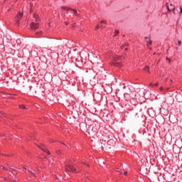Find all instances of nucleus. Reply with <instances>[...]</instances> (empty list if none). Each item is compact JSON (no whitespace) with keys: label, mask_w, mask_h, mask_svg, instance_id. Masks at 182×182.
Here are the masks:
<instances>
[{"label":"nucleus","mask_w":182,"mask_h":182,"mask_svg":"<svg viewBox=\"0 0 182 182\" xmlns=\"http://www.w3.org/2000/svg\"><path fill=\"white\" fill-rule=\"evenodd\" d=\"M144 72H149V66H145L144 68Z\"/></svg>","instance_id":"4468645a"},{"label":"nucleus","mask_w":182,"mask_h":182,"mask_svg":"<svg viewBox=\"0 0 182 182\" xmlns=\"http://www.w3.org/2000/svg\"><path fill=\"white\" fill-rule=\"evenodd\" d=\"M178 46H181V41H178Z\"/></svg>","instance_id":"b1692460"},{"label":"nucleus","mask_w":182,"mask_h":182,"mask_svg":"<svg viewBox=\"0 0 182 182\" xmlns=\"http://www.w3.org/2000/svg\"><path fill=\"white\" fill-rule=\"evenodd\" d=\"M53 141H54L51 139V140L50 141V143H53Z\"/></svg>","instance_id":"e433bc0d"},{"label":"nucleus","mask_w":182,"mask_h":182,"mask_svg":"<svg viewBox=\"0 0 182 182\" xmlns=\"http://www.w3.org/2000/svg\"><path fill=\"white\" fill-rule=\"evenodd\" d=\"M180 12L182 14V7H180Z\"/></svg>","instance_id":"2f4dec72"},{"label":"nucleus","mask_w":182,"mask_h":182,"mask_svg":"<svg viewBox=\"0 0 182 182\" xmlns=\"http://www.w3.org/2000/svg\"><path fill=\"white\" fill-rule=\"evenodd\" d=\"M33 18L35 19V22H32L30 24V27L33 31H36V29L39 28V22H41V19L39 18V16L36 14H33Z\"/></svg>","instance_id":"f257e3e1"},{"label":"nucleus","mask_w":182,"mask_h":182,"mask_svg":"<svg viewBox=\"0 0 182 182\" xmlns=\"http://www.w3.org/2000/svg\"><path fill=\"white\" fill-rule=\"evenodd\" d=\"M30 4H31V6H33V4H32V3H30Z\"/></svg>","instance_id":"4c0bfd02"},{"label":"nucleus","mask_w":182,"mask_h":182,"mask_svg":"<svg viewBox=\"0 0 182 182\" xmlns=\"http://www.w3.org/2000/svg\"><path fill=\"white\" fill-rule=\"evenodd\" d=\"M122 59H123V56H120V55H116L114 58V60L115 62H117V60H122Z\"/></svg>","instance_id":"1a4fd4ad"},{"label":"nucleus","mask_w":182,"mask_h":182,"mask_svg":"<svg viewBox=\"0 0 182 182\" xmlns=\"http://www.w3.org/2000/svg\"><path fill=\"white\" fill-rule=\"evenodd\" d=\"M27 140H28V141H29L30 139H27Z\"/></svg>","instance_id":"79ce46f5"},{"label":"nucleus","mask_w":182,"mask_h":182,"mask_svg":"<svg viewBox=\"0 0 182 182\" xmlns=\"http://www.w3.org/2000/svg\"><path fill=\"white\" fill-rule=\"evenodd\" d=\"M64 23H65V25H66V26H68V25H69V22H68V21H65Z\"/></svg>","instance_id":"393cba45"},{"label":"nucleus","mask_w":182,"mask_h":182,"mask_svg":"<svg viewBox=\"0 0 182 182\" xmlns=\"http://www.w3.org/2000/svg\"><path fill=\"white\" fill-rule=\"evenodd\" d=\"M107 144L109 146H113L116 144V141L114 140V139H109V140L107 141Z\"/></svg>","instance_id":"0eeeda50"},{"label":"nucleus","mask_w":182,"mask_h":182,"mask_svg":"<svg viewBox=\"0 0 182 182\" xmlns=\"http://www.w3.org/2000/svg\"><path fill=\"white\" fill-rule=\"evenodd\" d=\"M160 90H161V92H163L164 90V88L163 87H161Z\"/></svg>","instance_id":"bb28decb"},{"label":"nucleus","mask_w":182,"mask_h":182,"mask_svg":"<svg viewBox=\"0 0 182 182\" xmlns=\"http://www.w3.org/2000/svg\"><path fill=\"white\" fill-rule=\"evenodd\" d=\"M82 164H85V166H87V167H89V164H87V162L82 161Z\"/></svg>","instance_id":"6ab92c4d"},{"label":"nucleus","mask_w":182,"mask_h":182,"mask_svg":"<svg viewBox=\"0 0 182 182\" xmlns=\"http://www.w3.org/2000/svg\"><path fill=\"white\" fill-rule=\"evenodd\" d=\"M38 147L39 149H41V150H43L44 153H46V154H48V155L50 154V152L48 149H46V148H45L44 146H39Z\"/></svg>","instance_id":"6e6552de"},{"label":"nucleus","mask_w":182,"mask_h":182,"mask_svg":"<svg viewBox=\"0 0 182 182\" xmlns=\"http://www.w3.org/2000/svg\"><path fill=\"white\" fill-rule=\"evenodd\" d=\"M56 153L57 154L60 155L62 153V151L60 150H57Z\"/></svg>","instance_id":"4be33fe9"},{"label":"nucleus","mask_w":182,"mask_h":182,"mask_svg":"<svg viewBox=\"0 0 182 182\" xmlns=\"http://www.w3.org/2000/svg\"><path fill=\"white\" fill-rule=\"evenodd\" d=\"M4 180L8 181V180H9V178H4Z\"/></svg>","instance_id":"c9c22d12"},{"label":"nucleus","mask_w":182,"mask_h":182,"mask_svg":"<svg viewBox=\"0 0 182 182\" xmlns=\"http://www.w3.org/2000/svg\"><path fill=\"white\" fill-rule=\"evenodd\" d=\"M29 87H30V90H31L32 89V86H30Z\"/></svg>","instance_id":"58836bf2"},{"label":"nucleus","mask_w":182,"mask_h":182,"mask_svg":"<svg viewBox=\"0 0 182 182\" xmlns=\"http://www.w3.org/2000/svg\"><path fill=\"white\" fill-rule=\"evenodd\" d=\"M0 168H2L3 170H6V171H8V169H6L4 166H1Z\"/></svg>","instance_id":"412c9836"},{"label":"nucleus","mask_w":182,"mask_h":182,"mask_svg":"<svg viewBox=\"0 0 182 182\" xmlns=\"http://www.w3.org/2000/svg\"><path fill=\"white\" fill-rule=\"evenodd\" d=\"M62 9H64L65 11H73L75 14V15H76V16H77V11L75 10V9H73L70 7H66L65 6H62Z\"/></svg>","instance_id":"20e7f679"},{"label":"nucleus","mask_w":182,"mask_h":182,"mask_svg":"<svg viewBox=\"0 0 182 182\" xmlns=\"http://www.w3.org/2000/svg\"><path fill=\"white\" fill-rule=\"evenodd\" d=\"M149 86H151V87H153V86H154V84L151 82V83L149 84Z\"/></svg>","instance_id":"cd10ccee"},{"label":"nucleus","mask_w":182,"mask_h":182,"mask_svg":"<svg viewBox=\"0 0 182 182\" xmlns=\"http://www.w3.org/2000/svg\"><path fill=\"white\" fill-rule=\"evenodd\" d=\"M146 42L147 43L146 46L149 48V46H151L153 45V41L151 39H150V37H145Z\"/></svg>","instance_id":"423d86ee"},{"label":"nucleus","mask_w":182,"mask_h":182,"mask_svg":"<svg viewBox=\"0 0 182 182\" xmlns=\"http://www.w3.org/2000/svg\"><path fill=\"white\" fill-rule=\"evenodd\" d=\"M124 176H127V171L124 172Z\"/></svg>","instance_id":"c756f323"},{"label":"nucleus","mask_w":182,"mask_h":182,"mask_svg":"<svg viewBox=\"0 0 182 182\" xmlns=\"http://www.w3.org/2000/svg\"><path fill=\"white\" fill-rule=\"evenodd\" d=\"M29 173H31V176H33V177H36V173L31 171V170H28Z\"/></svg>","instance_id":"2eb2a0df"},{"label":"nucleus","mask_w":182,"mask_h":182,"mask_svg":"<svg viewBox=\"0 0 182 182\" xmlns=\"http://www.w3.org/2000/svg\"><path fill=\"white\" fill-rule=\"evenodd\" d=\"M119 35V31H115L114 36H117Z\"/></svg>","instance_id":"aec40b11"},{"label":"nucleus","mask_w":182,"mask_h":182,"mask_svg":"<svg viewBox=\"0 0 182 182\" xmlns=\"http://www.w3.org/2000/svg\"><path fill=\"white\" fill-rule=\"evenodd\" d=\"M23 16V13H21V12L18 13L16 17L17 23H19V21H21Z\"/></svg>","instance_id":"39448f33"},{"label":"nucleus","mask_w":182,"mask_h":182,"mask_svg":"<svg viewBox=\"0 0 182 182\" xmlns=\"http://www.w3.org/2000/svg\"><path fill=\"white\" fill-rule=\"evenodd\" d=\"M0 117H5V114H4V112H0Z\"/></svg>","instance_id":"a211bd4d"},{"label":"nucleus","mask_w":182,"mask_h":182,"mask_svg":"<svg viewBox=\"0 0 182 182\" xmlns=\"http://www.w3.org/2000/svg\"><path fill=\"white\" fill-rule=\"evenodd\" d=\"M128 50V48H125V50Z\"/></svg>","instance_id":"ea45409f"},{"label":"nucleus","mask_w":182,"mask_h":182,"mask_svg":"<svg viewBox=\"0 0 182 182\" xmlns=\"http://www.w3.org/2000/svg\"><path fill=\"white\" fill-rule=\"evenodd\" d=\"M113 65L117 68H122V66H123V64H122L120 62L114 63Z\"/></svg>","instance_id":"9b49d317"},{"label":"nucleus","mask_w":182,"mask_h":182,"mask_svg":"<svg viewBox=\"0 0 182 182\" xmlns=\"http://www.w3.org/2000/svg\"><path fill=\"white\" fill-rule=\"evenodd\" d=\"M23 168H25L26 170V166H23Z\"/></svg>","instance_id":"f704fd0d"},{"label":"nucleus","mask_w":182,"mask_h":182,"mask_svg":"<svg viewBox=\"0 0 182 182\" xmlns=\"http://www.w3.org/2000/svg\"><path fill=\"white\" fill-rule=\"evenodd\" d=\"M154 86H155V87L159 86V82L154 83Z\"/></svg>","instance_id":"a878e982"},{"label":"nucleus","mask_w":182,"mask_h":182,"mask_svg":"<svg viewBox=\"0 0 182 182\" xmlns=\"http://www.w3.org/2000/svg\"><path fill=\"white\" fill-rule=\"evenodd\" d=\"M90 129H92L93 133H97V128H96V126L95 125H91L90 127Z\"/></svg>","instance_id":"9d476101"},{"label":"nucleus","mask_w":182,"mask_h":182,"mask_svg":"<svg viewBox=\"0 0 182 182\" xmlns=\"http://www.w3.org/2000/svg\"><path fill=\"white\" fill-rule=\"evenodd\" d=\"M99 28H100V26L97 25L96 27H95V29H99Z\"/></svg>","instance_id":"c85d7f7f"},{"label":"nucleus","mask_w":182,"mask_h":182,"mask_svg":"<svg viewBox=\"0 0 182 182\" xmlns=\"http://www.w3.org/2000/svg\"><path fill=\"white\" fill-rule=\"evenodd\" d=\"M66 171H70V173H79L76 168L73 167V166L70 164H66L65 167Z\"/></svg>","instance_id":"f03ea898"},{"label":"nucleus","mask_w":182,"mask_h":182,"mask_svg":"<svg viewBox=\"0 0 182 182\" xmlns=\"http://www.w3.org/2000/svg\"><path fill=\"white\" fill-rule=\"evenodd\" d=\"M166 60H168L169 62L171 61V60H170V58H166Z\"/></svg>","instance_id":"7c9ffc66"},{"label":"nucleus","mask_w":182,"mask_h":182,"mask_svg":"<svg viewBox=\"0 0 182 182\" xmlns=\"http://www.w3.org/2000/svg\"><path fill=\"white\" fill-rule=\"evenodd\" d=\"M115 171H117V173H120V174H122V171L120 168H115Z\"/></svg>","instance_id":"dca6fc26"},{"label":"nucleus","mask_w":182,"mask_h":182,"mask_svg":"<svg viewBox=\"0 0 182 182\" xmlns=\"http://www.w3.org/2000/svg\"><path fill=\"white\" fill-rule=\"evenodd\" d=\"M100 23H101V25L102 24H103V23H106V21H105V20H102L101 21H100Z\"/></svg>","instance_id":"5701e85b"},{"label":"nucleus","mask_w":182,"mask_h":182,"mask_svg":"<svg viewBox=\"0 0 182 182\" xmlns=\"http://www.w3.org/2000/svg\"><path fill=\"white\" fill-rule=\"evenodd\" d=\"M101 28H105V25L101 24Z\"/></svg>","instance_id":"473e14b6"},{"label":"nucleus","mask_w":182,"mask_h":182,"mask_svg":"<svg viewBox=\"0 0 182 182\" xmlns=\"http://www.w3.org/2000/svg\"><path fill=\"white\" fill-rule=\"evenodd\" d=\"M11 168V170H14V168Z\"/></svg>","instance_id":"a19ab883"},{"label":"nucleus","mask_w":182,"mask_h":182,"mask_svg":"<svg viewBox=\"0 0 182 182\" xmlns=\"http://www.w3.org/2000/svg\"><path fill=\"white\" fill-rule=\"evenodd\" d=\"M19 109H22L23 110L26 109V107L24 105H21L18 106Z\"/></svg>","instance_id":"ddd939ff"},{"label":"nucleus","mask_w":182,"mask_h":182,"mask_svg":"<svg viewBox=\"0 0 182 182\" xmlns=\"http://www.w3.org/2000/svg\"><path fill=\"white\" fill-rule=\"evenodd\" d=\"M168 89H169L168 87H166V88H164V90H168Z\"/></svg>","instance_id":"72a5a7b5"},{"label":"nucleus","mask_w":182,"mask_h":182,"mask_svg":"<svg viewBox=\"0 0 182 182\" xmlns=\"http://www.w3.org/2000/svg\"><path fill=\"white\" fill-rule=\"evenodd\" d=\"M62 9H64L65 11H73L75 14V15H76V16H77V11L75 10V9H73L70 7H66L65 6H62Z\"/></svg>","instance_id":"7ed1b4c3"},{"label":"nucleus","mask_w":182,"mask_h":182,"mask_svg":"<svg viewBox=\"0 0 182 182\" xmlns=\"http://www.w3.org/2000/svg\"><path fill=\"white\" fill-rule=\"evenodd\" d=\"M128 43H125V44H124V45H122V46H121V48H122V49H124V47L125 46H128Z\"/></svg>","instance_id":"f3484780"},{"label":"nucleus","mask_w":182,"mask_h":182,"mask_svg":"<svg viewBox=\"0 0 182 182\" xmlns=\"http://www.w3.org/2000/svg\"><path fill=\"white\" fill-rule=\"evenodd\" d=\"M1 139H6V140H12V136H10L9 138H7L6 137V136H5V135H3L2 136H1Z\"/></svg>","instance_id":"f8f14e48"}]
</instances>
